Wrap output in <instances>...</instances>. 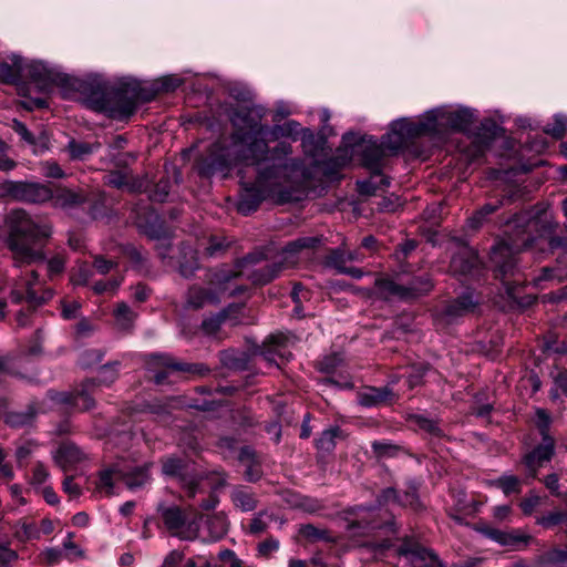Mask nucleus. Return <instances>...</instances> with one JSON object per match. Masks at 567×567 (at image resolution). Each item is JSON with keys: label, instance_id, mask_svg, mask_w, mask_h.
<instances>
[{"label": "nucleus", "instance_id": "nucleus-51", "mask_svg": "<svg viewBox=\"0 0 567 567\" xmlns=\"http://www.w3.org/2000/svg\"><path fill=\"white\" fill-rule=\"evenodd\" d=\"M206 524L213 540L221 539L228 532V522L223 514L208 517Z\"/></svg>", "mask_w": 567, "mask_h": 567}, {"label": "nucleus", "instance_id": "nucleus-45", "mask_svg": "<svg viewBox=\"0 0 567 567\" xmlns=\"http://www.w3.org/2000/svg\"><path fill=\"white\" fill-rule=\"evenodd\" d=\"M121 252L130 260L133 269L137 271H144L148 269L146 256L136 246L132 244L122 245Z\"/></svg>", "mask_w": 567, "mask_h": 567}, {"label": "nucleus", "instance_id": "nucleus-19", "mask_svg": "<svg viewBox=\"0 0 567 567\" xmlns=\"http://www.w3.org/2000/svg\"><path fill=\"white\" fill-rule=\"evenodd\" d=\"M94 388L95 381L87 379L81 384V389L73 392L59 393L56 396L51 398L53 400H58L61 403L71 405L78 411L84 412L94 408L95 405V401L93 399Z\"/></svg>", "mask_w": 567, "mask_h": 567}, {"label": "nucleus", "instance_id": "nucleus-35", "mask_svg": "<svg viewBox=\"0 0 567 567\" xmlns=\"http://www.w3.org/2000/svg\"><path fill=\"white\" fill-rule=\"evenodd\" d=\"M234 505L243 512H251L257 507V498L246 486H236L230 494Z\"/></svg>", "mask_w": 567, "mask_h": 567}, {"label": "nucleus", "instance_id": "nucleus-57", "mask_svg": "<svg viewBox=\"0 0 567 567\" xmlns=\"http://www.w3.org/2000/svg\"><path fill=\"white\" fill-rule=\"evenodd\" d=\"M371 447L375 456L379 458L394 457L402 450L400 445L385 440L373 441L371 443Z\"/></svg>", "mask_w": 567, "mask_h": 567}, {"label": "nucleus", "instance_id": "nucleus-3", "mask_svg": "<svg viewBox=\"0 0 567 567\" xmlns=\"http://www.w3.org/2000/svg\"><path fill=\"white\" fill-rule=\"evenodd\" d=\"M301 167V159L289 161L284 165H266L257 169L255 182H246L241 178L239 197L237 200V212L244 216L255 213L260 204L274 196L276 186L285 177L287 169H298Z\"/></svg>", "mask_w": 567, "mask_h": 567}, {"label": "nucleus", "instance_id": "nucleus-42", "mask_svg": "<svg viewBox=\"0 0 567 567\" xmlns=\"http://www.w3.org/2000/svg\"><path fill=\"white\" fill-rule=\"evenodd\" d=\"M35 416V408L33 405H28L25 411L6 413L4 422L11 427H23L31 425Z\"/></svg>", "mask_w": 567, "mask_h": 567}, {"label": "nucleus", "instance_id": "nucleus-47", "mask_svg": "<svg viewBox=\"0 0 567 567\" xmlns=\"http://www.w3.org/2000/svg\"><path fill=\"white\" fill-rule=\"evenodd\" d=\"M342 431L339 426H331L320 433L316 440V447L319 451L332 452L336 447V440L340 437Z\"/></svg>", "mask_w": 567, "mask_h": 567}, {"label": "nucleus", "instance_id": "nucleus-16", "mask_svg": "<svg viewBox=\"0 0 567 567\" xmlns=\"http://www.w3.org/2000/svg\"><path fill=\"white\" fill-rule=\"evenodd\" d=\"M477 305L478 300L474 297V292L466 290L437 310L434 315L435 321L444 324L454 323L468 312L474 311Z\"/></svg>", "mask_w": 567, "mask_h": 567}, {"label": "nucleus", "instance_id": "nucleus-59", "mask_svg": "<svg viewBox=\"0 0 567 567\" xmlns=\"http://www.w3.org/2000/svg\"><path fill=\"white\" fill-rule=\"evenodd\" d=\"M564 523H567L566 511H553L536 518V524L546 529H550Z\"/></svg>", "mask_w": 567, "mask_h": 567}, {"label": "nucleus", "instance_id": "nucleus-29", "mask_svg": "<svg viewBox=\"0 0 567 567\" xmlns=\"http://www.w3.org/2000/svg\"><path fill=\"white\" fill-rule=\"evenodd\" d=\"M503 128L492 118H484L474 134V143L484 151L502 135Z\"/></svg>", "mask_w": 567, "mask_h": 567}, {"label": "nucleus", "instance_id": "nucleus-11", "mask_svg": "<svg viewBox=\"0 0 567 567\" xmlns=\"http://www.w3.org/2000/svg\"><path fill=\"white\" fill-rule=\"evenodd\" d=\"M0 190L14 200L28 204L41 205L52 197V189L38 182L4 181L0 184Z\"/></svg>", "mask_w": 567, "mask_h": 567}, {"label": "nucleus", "instance_id": "nucleus-20", "mask_svg": "<svg viewBox=\"0 0 567 567\" xmlns=\"http://www.w3.org/2000/svg\"><path fill=\"white\" fill-rule=\"evenodd\" d=\"M398 554L404 557L411 567H443L435 553L419 544L404 542L398 548Z\"/></svg>", "mask_w": 567, "mask_h": 567}, {"label": "nucleus", "instance_id": "nucleus-60", "mask_svg": "<svg viewBox=\"0 0 567 567\" xmlns=\"http://www.w3.org/2000/svg\"><path fill=\"white\" fill-rule=\"evenodd\" d=\"M93 276V271L86 262H80L71 270L70 282L73 286H86Z\"/></svg>", "mask_w": 567, "mask_h": 567}, {"label": "nucleus", "instance_id": "nucleus-62", "mask_svg": "<svg viewBox=\"0 0 567 567\" xmlns=\"http://www.w3.org/2000/svg\"><path fill=\"white\" fill-rule=\"evenodd\" d=\"M227 318V315L225 311H221L217 315H213L208 318H205L203 321H202V324H200V328L203 330V332L207 336H215L221 324L224 323V321L226 320Z\"/></svg>", "mask_w": 567, "mask_h": 567}, {"label": "nucleus", "instance_id": "nucleus-9", "mask_svg": "<svg viewBox=\"0 0 567 567\" xmlns=\"http://www.w3.org/2000/svg\"><path fill=\"white\" fill-rule=\"evenodd\" d=\"M23 72L24 61L20 55L12 54L0 62V82L14 85L18 95L27 99L21 102L23 109L33 111L49 107V103L45 99L30 96V84L22 81Z\"/></svg>", "mask_w": 567, "mask_h": 567}, {"label": "nucleus", "instance_id": "nucleus-25", "mask_svg": "<svg viewBox=\"0 0 567 567\" xmlns=\"http://www.w3.org/2000/svg\"><path fill=\"white\" fill-rule=\"evenodd\" d=\"M152 357L157 365L165 367L174 371L197 374L200 377L207 375L210 372V369L204 363L179 362L172 355L165 353L153 354Z\"/></svg>", "mask_w": 567, "mask_h": 567}, {"label": "nucleus", "instance_id": "nucleus-39", "mask_svg": "<svg viewBox=\"0 0 567 567\" xmlns=\"http://www.w3.org/2000/svg\"><path fill=\"white\" fill-rule=\"evenodd\" d=\"M116 324L122 330H131L137 318L135 312L126 302H118L113 310Z\"/></svg>", "mask_w": 567, "mask_h": 567}, {"label": "nucleus", "instance_id": "nucleus-46", "mask_svg": "<svg viewBox=\"0 0 567 567\" xmlns=\"http://www.w3.org/2000/svg\"><path fill=\"white\" fill-rule=\"evenodd\" d=\"M503 199H496L493 203H486L478 208L470 218L468 224L472 228H478L482 226L487 216L494 214L503 206Z\"/></svg>", "mask_w": 567, "mask_h": 567}, {"label": "nucleus", "instance_id": "nucleus-54", "mask_svg": "<svg viewBox=\"0 0 567 567\" xmlns=\"http://www.w3.org/2000/svg\"><path fill=\"white\" fill-rule=\"evenodd\" d=\"M115 475H117V471L114 468H105L100 471L97 481L95 483V489L97 492H104L106 495H112Z\"/></svg>", "mask_w": 567, "mask_h": 567}, {"label": "nucleus", "instance_id": "nucleus-50", "mask_svg": "<svg viewBox=\"0 0 567 567\" xmlns=\"http://www.w3.org/2000/svg\"><path fill=\"white\" fill-rule=\"evenodd\" d=\"M292 154V146L288 142H279L272 148L269 147L268 159L271 161L270 165H284L289 161H295L296 158H290L289 155Z\"/></svg>", "mask_w": 567, "mask_h": 567}, {"label": "nucleus", "instance_id": "nucleus-22", "mask_svg": "<svg viewBox=\"0 0 567 567\" xmlns=\"http://www.w3.org/2000/svg\"><path fill=\"white\" fill-rule=\"evenodd\" d=\"M86 458V453L71 441L61 442L53 453L54 463L64 472L75 468Z\"/></svg>", "mask_w": 567, "mask_h": 567}, {"label": "nucleus", "instance_id": "nucleus-63", "mask_svg": "<svg viewBox=\"0 0 567 567\" xmlns=\"http://www.w3.org/2000/svg\"><path fill=\"white\" fill-rule=\"evenodd\" d=\"M540 497L535 489H530L526 496L519 502V508L525 516H530L535 508L540 505Z\"/></svg>", "mask_w": 567, "mask_h": 567}, {"label": "nucleus", "instance_id": "nucleus-23", "mask_svg": "<svg viewBox=\"0 0 567 567\" xmlns=\"http://www.w3.org/2000/svg\"><path fill=\"white\" fill-rule=\"evenodd\" d=\"M384 148L383 144H378L377 141L370 138V141L363 146L361 151V163L367 168L372 177L381 176L384 168Z\"/></svg>", "mask_w": 567, "mask_h": 567}, {"label": "nucleus", "instance_id": "nucleus-41", "mask_svg": "<svg viewBox=\"0 0 567 567\" xmlns=\"http://www.w3.org/2000/svg\"><path fill=\"white\" fill-rule=\"evenodd\" d=\"M152 463H145L142 466H136L130 472L125 473L124 482L130 489L142 487L150 481V468Z\"/></svg>", "mask_w": 567, "mask_h": 567}, {"label": "nucleus", "instance_id": "nucleus-34", "mask_svg": "<svg viewBox=\"0 0 567 567\" xmlns=\"http://www.w3.org/2000/svg\"><path fill=\"white\" fill-rule=\"evenodd\" d=\"M406 421L433 437L441 439L444 436V431L440 427L439 420L429 419L423 414L410 413L406 416Z\"/></svg>", "mask_w": 567, "mask_h": 567}, {"label": "nucleus", "instance_id": "nucleus-10", "mask_svg": "<svg viewBox=\"0 0 567 567\" xmlns=\"http://www.w3.org/2000/svg\"><path fill=\"white\" fill-rule=\"evenodd\" d=\"M162 474L166 477L175 478L184 488L187 497L194 498L197 493H202L200 483L203 476L188 471V462L177 455L163 456L159 460Z\"/></svg>", "mask_w": 567, "mask_h": 567}, {"label": "nucleus", "instance_id": "nucleus-24", "mask_svg": "<svg viewBox=\"0 0 567 567\" xmlns=\"http://www.w3.org/2000/svg\"><path fill=\"white\" fill-rule=\"evenodd\" d=\"M287 258L282 257L262 267L251 268L246 272V278L255 286H266L279 277L285 269Z\"/></svg>", "mask_w": 567, "mask_h": 567}, {"label": "nucleus", "instance_id": "nucleus-37", "mask_svg": "<svg viewBox=\"0 0 567 567\" xmlns=\"http://www.w3.org/2000/svg\"><path fill=\"white\" fill-rule=\"evenodd\" d=\"M323 243L322 236L299 237L289 241L282 249V255H296L305 249H316Z\"/></svg>", "mask_w": 567, "mask_h": 567}, {"label": "nucleus", "instance_id": "nucleus-64", "mask_svg": "<svg viewBox=\"0 0 567 567\" xmlns=\"http://www.w3.org/2000/svg\"><path fill=\"white\" fill-rule=\"evenodd\" d=\"M171 192V181L168 177L161 178L152 189L150 198L153 202L164 203Z\"/></svg>", "mask_w": 567, "mask_h": 567}, {"label": "nucleus", "instance_id": "nucleus-26", "mask_svg": "<svg viewBox=\"0 0 567 567\" xmlns=\"http://www.w3.org/2000/svg\"><path fill=\"white\" fill-rule=\"evenodd\" d=\"M393 396L389 386H367L357 393V402L363 408H375L392 401Z\"/></svg>", "mask_w": 567, "mask_h": 567}, {"label": "nucleus", "instance_id": "nucleus-44", "mask_svg": "<svg viewBox=\"0 0 567 567\" xmlns=\"http://www.w3.org/2000/svg\"><path fill=\"white\" fill-rule=\"evenodd\" d=\"M390 186V177L381 174V176L370 177L369 179L358 181L357 188L360 195L371 196L380 188Z\"/></svg>", "mask_w": 567, "mask_h": 567}, {"label": "nucleus", "instance_id": "nucleus-43", "mask_svg": "<svg viewBox=\"0 0 567 567\" xmlns=\"http://www.w3.org/2000/svg\"><path fill=\"white\" fill-rule=\"evenodd\" d=\"M417 491V484L414 481L409 482L406 489L403 493H400L398 505L409 507L414 512L423 509V504L420 501Z\"/></svg>", "mask_w": 567, "mask_h": 567}, {"label": "nucleus", "instance_id": "nucleus-55", "mask_svg": "<svg viewBox=\"0 0 567 567\" xmlns=\"http://www.w3.org/2000/svg\"><path fill=\"white\" fill-rule=\"evenodd\" d=\"M544 132L555 140H561L567 132V115L556 114L553 122L544 127Z\"/></svg>", "mask_w": 567, "mask_h": 567}, {"label": "nucleus", "instance_id": "nucleus-8", "mask_svg": "<svg viewBox=\"0 0 567 567\" xmlns=\"http://www.w3.org/2000/svg\"><path fill=\"white\" fill-rule=\"evenodd\" d=\"M235 166L237 165L233 147L221 141L210 144L194 162V169L202 178H210L218 174L227 177Z\"/></svg>", "mask_w": 567, "mask_h": 567}, {"label": "nucleus", "instance_id": "nucleus-58", "mask_svg": "<svg viewBox=\"0 0 567 567\" xmlns=\"http://www.w3.org/2000/svg\"><path fill=\"white\" fill-rule=\"evenodd\" d=\"M430 370V364L425 362L414 363L410 367V372L408 374V386L409 389H414L423 384V380L427 371Z\"/></svg>", "mask_w": 567, "mask_h": 567}, {"label": "nucleus", "instance_id": "nucleus-7", "mask_svg": "<svg viewBox=\"0 0 567 567\" xmlns=\"http://www.w3.org/2000/svg\"><path fill=\"white\" fill-rule=\"evenodd\" d=\"M65 82L66 89L64 97L71 99L75 93H79L83 96L84 104L87 109L107 116L110 110V82L97 78L79 79L71 75L69 79H65Z\"/></svg>", "mask_w": 567, "mask_h": 567}, {"label": "nucleus", "instance_id": "nucleus-40", "mask_svg": "<svg viewBox=\"0 0 567 567\" xmlns=\"http://www.w3.org/2000/svg\"><path fill=\"white\" fill-rule=\"evenodd\" d=\"M299 130L300 124L295 120H289L284 124H275L271 127L268 126L267 135H269L270 141H277L281 137H291L296 141Z\"/></svg>", "mask_w": 567, "mask_h": 567}, {"label": "nucleus", "instance_id": "nucleus-30", "mask_svg": "<svg viewBox=\"0 0 567 567\" xmlns=\"http://www.w3.org/2000/svg\"><path fill=\"white\" fill-rule=\"evenodd\" d=\"M50 200L54 208L69 210L86 203L87 195L82 190L74 192L68 188H63L56 193L52 192V197Z\"/></svg>", "mask_w": 567, "mask_h": 567}, {"label": "nucleus", "instance_id": "nucleus-38", "mask_svg": "<svg viewBox=\"0 0 567 567\" xmlns=\"http://www.w3.org/2000/svg\"><path fill=\"white\" fill-rule=\"evenodd\" d=\"M100 147H101V144L99 142L87 143V142H80V141L71 140L68 143L66 150L69 152L71 159L85 161L89 156H91Z\"/></svg>", "mask_w": 567, "mask_h": 567}, {"label": "nucleus", "instance_id": "nucleus-28", "mask_svg": "<svg viewBox=\"0 0 567 567\" xmlns=\"http://www.w3.org/2000/svg\"><path fill=\"white\" fill-rule=\"evenodd\" d=\"M480 265L477 252L470 248L460 250L451 259V269L460 275H471L478 269Z\"/></svg>", "mask_w": 567, "mask_h": 567}, {"label": "nucleus", "instance_id": "nucleus-53", "mask_svg": "<svg viewBox=\"0 0 567 567\" xmlns=\"http://www.w3.org/2000/svg\"><path fill=\"white\" fill-rule=\"evenodd\" d=\"M267 260V255L265 249H256L251 252H248L246 256L238 258L235 262L236 268L245 270L247 272L251 268H256L255 266L261 264Z\"/></svg>", "mask_w": 567, "mask_h": 567}, {"label": "nucleus", "instance_id": "nucleus-36", "mask_svg": "<svg viewBox=\"0 0 567 567\" xmlns=\"http://www.w3.org/2000/svg\"><path fill=\"white\" fill-rule=\"evenodd\" d=\"M303 171H305V165H303V161L301 159V167L298 169H290V168L287 169L285 177H282L279 181L278 185L276 186V193L274 194V196H269V198L275 199L276 203H278V204H286V203H291V202L296 200L297 197H295L293 190L288 189V188H282L281 184L284 182H289L295 174L301 173V175L303 176L305 175Z\"/></svg>", "mask_w": 567, "mask_h": 567}, {"label": "nucleus", "instance_id": "nucleus-13", "mask_svg": "<svg viewBox=\"0 0 567 567\" xmlns=\"http://www.w3.org/2000/svg\"><path fill=\"white\" fill-rule=\"evenodd\" d=\"M556 441L554 437L542 439L532 450L522 455L520 463L525 467L526 478L535 480L539 470L555 456Z\"/></svg>", "mask_w": 567, "mask_h": 567}, {"label": "nucleus", "instance_id": "nucleus-2", "mask_svg": "<svg viewBox=\"0 0 567 567\" xmlns=\"http://www.w3.org/2000/svg\"><path fill=\"white\" fill-rule=\"evenodd\" d=\"M557 224L549 220H542L528 217L522 229L516 231V239L512 243L501 241L493 246L491 261L494 266L495 278L499 279L506 288L509 297L516 298V286L522 281L518 276L516 252L520 249L533 247L535 243L544 240L551 252L567 249V238L556 235Z\"/></svg>", "mask_w": 567, "mask_h": 567}, {"label": "nucleus", "instance_id": "nucleus-4", "mask_svg": "<svg viewBox=\"0 0 567 567\" xmlns=\"http://www.w3.org/2000/svg\"><path fill=\"white\" fill-rule=\"evenodd\" d=\"M107 117L123 121L130 118L136 111L138 102H151L155 93L143 86L138 81H125L111 84Z\"/></svg>", "mask_w": 567, "mask_h": 567}, {"label": "nucleus", "instance_id": "nucleus-12", "mask_svg": "<svg viewBox=\"0 0 567 567\" xmlns=\"http://www.w3.org/2000/svg\"><path fill=\"white\" fill-rule=\"evenodd\" d=\"M225 113L235 130L268 131V125L262 124L266 110L260 105H230Z\"/></svg>", "mask_w": 567, "mask_h": 567}, {"label": "nucleus", "instance_id": "nucleus-18", "mask_svg": "<svg viewBox=\"0 0 567 567\" xmlns=\"http://www.w3.org/2000/svg\"><path fill=\"white\" fill-rule=\"evenodd\" d=\"M288 344V336L282 332L272 333L258 347L257 353L269 363H275L279 367L280 362L289 361L292 357Z\"/></svg>", "mask_w": 567, "mask_h": 567}, {"label": "nucleus", "instance_id": "nucleus-14", "mask_svg": "<svg viewBox=\"0 0 567 567\" xmlns=\"http://www.w3.org/2000/svg\"><path fill=\"white\" fill-rule=\"evenodd\" d=\"M23 73H25V76L34 84L37 91L40 93L49 92L53 85L59 86L64 93L66 89L65 79L70 78L68 74L49 69L41 62H31L24 65Z\"/></svg>", "mask_w": 567, "mask_h": 567}, {"label": "nucleus", "instance_id": "nucleus-17", "mask_svg": "<svg viewBox=\"0 0 567 567\" xmlns=\"http://www.w3.org/2000/svg\"><path fill=\"white\" fill-rule=\"evenodd\" d=\"M416 137H421V135L414 125V121L401 118L391 123L390 131L383 136V144L386 150L398 152Z\"/></svg>", "mask_w": 567, "mask_h": 567}, {"label": "nucleus", "instance_id": "nucleus-15", "mask_svg": "<svg viewBox=\"0 0 567 567\" xmlns=\"http://www.w3.org/2000/svg\"><path fill=\"white\" fill-rule=\"evenodd\" d=\"M439 133L445 131L467 132L474 123L475 115L467 107L456 110L436 107L434 109Z\"/></svg>", "mask_w": 567, "mask_h": 567}, {"label": "nucleus", "instance_id": "nucleus-1", "mask_svg": "<svg viewBox=\"0 0 567 567\" xmlns=\"http://www.w3.org/2000/svg\"><path fill=\"white\" fill-rule=\"evenodd\" d=\"M53 234L50 223H38L23 209L12 210L10 214L7 246L17 267L45 262L49 280H54L65 271L68 257L64 252H56L47 258L44 251Z\"/></svg>", "mask_w": 567, "mask_h": 567}, {"label": "nucleus", "instance_id": "nucleus-31", "mask_svg": "<svg viewBox=\"0 0 567 567\" xmlns=\"http://www.w3.org/2000/svg\"><path fill=\"white\" fill-rule=\"evenodd\" d=\"M219 299L215 291L206 289L198 285H193L186 292V307L198 310L206 303H218Z\"/></svg>", "mask_w": 567, "mask_h": 567}, {"label": "nucleus", "instance_id": "nucleus-27", "mask_svg": "<svg viewBox=\"0 0 567 567\" xmlns=\"http://www.w3.org/2000/svg\"><path fill=\"white\" fill-rule=\"evenodd\" d=\"M486 535L497 544L511 547L515 550L525 549L533 539L530 535H524L514 532L508 533L496 528L487 530Z\"/></svg>", "mask_w": 567, "mask_h": 567}, {"label": "nucleus", "instance_id": "nucleus-49", "mask_svg": "<svg viewBox=\"0 0 567 567\" xmlns=\"http://www.w3.org/2000/svg\"><path fill=\"white\" fill-rule=\"evenodd\" d=\"M118 361L109 362L102 365L96 378L93 379L95 381V386H110L118 378Z\"/></svg>", "mask_w": 567, "mask_h": 567}, {"label": "nucleus", "instance_id": "nucleus-33", "mask_svg": "<svg viewBox=\"0 0 567 567\" xmlns=\"http://www.w3.org/2000/svg\"><path fill=\"white\" fill-rule=\"evenodd\" d=\"M299 534L309 543L323 542L327 544L337 543V537L327 528H319L313 524H303L299 528Z\"/></svg>", "mask_w": 567, "mask_h": 567}, {"label": "nucleus", "instance_id": "nucleus-32", "mask_svg": "<svg viewBox=\"0 0 567 567\" xmlns=\"http://www.w3.org/2000/svg\"><path fill=\"white\" fill-rule=\"evenodd\" d=\"M522 480L513 474H503L497 478L486 480L485 485L491 488H498L505 496L519 494L522 492Z\"/></svg>", "mask_w": 567, "mask_h": 567}, {"label": "nucleus", "instance_id": "nucleus-48", "mask_svg": "<svg viewBox=\"0 0 567 567\" xmlns=\"http://www.w3.org/2000/svg\"><path fill=\"white\" fill-rule=\"evenodd\" d=\"M14 536L19 542L25 543L32 539H40L41 532L34 522L20 520L16 525Z\"/></svg>", "mask_w": 567, "mask_h": 567}, {"label": "nucleus", "instance_id": "nucleus-56", "mask_svg": "<svg viewBox=\"0 0 567 567\" xmlns=\"http://www.w3.org/2000/svg\"><path fill=\"white\" fill-rule=\"evenodd\" d=\"M233 420L235 424L244 431L252 429L259 423L252 411L247 408L236 410Z\"/></svg>", "mask_w": 567, "mask_h": 567}, {"label": "nucleus", "instance_id": "nucleus-6", "mask_svg": "<svg viewBox=\"0 0 567 567\" xmlns=\"http://www.w3.org/2000/svg\"><path fill=\"white\" fill-rule=\"evenodd\" d=\"M378 296L383 300L398 299L409 302L429 295L434 284L430 275L413 276L405 284H399L390 277H379L374 281Z\"/></svg>", "mask_w": 567, "mask_h": 567}, {"label": "nucleus", "instance_id": "nucleus-52", "mask_svg": "<svg viewBox=\"0 0 567 567\" xmlns=\"http://www.w3.org/2000/svg\"><path fill=\"white\" fill-rule=\"evenodd\" d=\"M434 113V109L424 113V115L419 120L414 121V125L417 128L421 136L427 135H436L439 134L437 123Z\"/></svg>", "mask_w": 567, "mask_h": 567}, {"label": "nucleus", "instance_id": "nucleus-21", "mask_svg": "<svg viewBox=\"0 0 567 567\" xmlns=\"http://www.w3.org/2000/svg\"><path fill=\"white\" fill-rule=\"evenodd\" d=\"M159 513L165 527L172 535L183 540L195 538L196 533L194 530H190V528L186 530L183 529L186 525L187 516L181 507L176 505L162 507L159 508Z\"/></svg>", "mask_w": 567, "mask_h": 567}, {"label": "nucleus", "instance_id": "nucleus-5", "mask_svg": "<svg viewBox=\"0 0 567 567\" xmlns=\"http://www.w3.org/2000/svg\"><path fill=\"white\" fill-rule=\"evenodd\" d=\"M268 131L234 130L230 134L229 146L236 165L246 164L259 166L268 161L269 145L265 138Z\"/></svg>", "mask_w": 567, "mask_h": 567}, {"label": "nucleus", "instance_id": "nucleus-61", "mask_svg": "<svg viewBox=\"0 0 567 567\" xmlns=\"http://www.w3.org/2000/svg\"><path fill=\"white\" fill-rule=\"evenodd\" d=\"M542 565L559 566L567 563V545L565 548H553L540 557Z\"/></svg>", "mask_w": 567, "mask_h": 567}]
</instances>
